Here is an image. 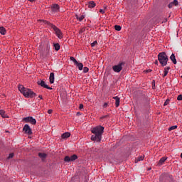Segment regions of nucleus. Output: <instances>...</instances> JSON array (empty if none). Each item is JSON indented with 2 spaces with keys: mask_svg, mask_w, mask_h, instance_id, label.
Instances as JSON below:
<instances>
[{
  "mask_svg": "<svg viewBox=\"0 0 182 182\" xmlns=\"http://www.w3.org/2000/svg\"><path fill=\"white\" fill-rule=\"evenodd\" d=\"M104 130L105 127L102 126H97L92 128L91 132L94 135H92L91 140L92 141H101Z\"/></svg>",
  "mask_w": 182,
  "mask_h": 182,
  "instance_id": "nucleus-1",
  "label": "nucleus"
},
{
  "mask_svg": "<svg viewBox=\"0 0 182 182\" xmlns=\"http://www.w3.org/2000/svg\"><path fill=\"white\" fill-rule=\"evenodd\" d=\"M18 90L25 97H35L36 93L33 92L32 90L23 87V85L18 86Z\"/></svg>",
  "mask_w": 182,
  "mask_h": 182,
  "instance_id": "nucleus-2",
  "label": "nucleus"
},
{
  "mask_svg": "<svg viewBox=\"0 0 182 182\" xmlns=\"http://www.w3.org/2000/svg\"><path fill=\"white\" fill-rule=\"evenodd\" d=\"M158 60L161 63V66H167V62H168V56L165 52L159 53L158 55Z\"/></svg>",
  "mask_w": 182,
  "mask_h": 182,
  "instance_id": "nucleus-3",
  "label": "nucleus"
},
{
  "mask_svg": "<svg viewBox=\"0 0 182 182\" xmlns=\"http://www.w3.org/2000/svg\"><path fill=\"white\" fill-rule=\"evenodd\" d=\"M43 22L46 24V25H48V26H50V28L52 29H53L54 32H55V35H57L58 38H59V39H62V38H63V36L62 35V31H60V30L59 28H58V27H56V26L50 23L49 21H45L43 20Z\"/></svg>",
  "mask_w": 182,
  "mask_h": 182,
  "instance_id": "nucleus-4",
  "label": "nucleus"
},
{
  "mask_svg": "<svg viewBox=\"0 0 182 182\" xmlns=\"http://www.w3.org/2000/svg\"><path fill=\"white\" fill-rule=\"evenodd\" d=\"M124 67V63L121 62L116 65L112 66V70L115 73H120Z\"/></svg>",
  "mask_w": 182,
  "mask_h": 182,
  "instance_id": "nucleus-5",
  "label": "nucleus"
},
{
  "mask_svg": "<svg viewBox=\"0 0 182 182\" xmlns=\"http://www.w3.org/2000/svg\"><path fill=\"white\" fill-rule=\"evenodd\" d=\"M75 160H77V155L76 154H74L71 156H66L64 158V161H65V163H70V161H75Z\"/></svg>",
  "mask_w": 182,
  "mask_h": 182,
  "instance_id": "nucleus-6",
  "label": "nucleus"
},
{
  "mask_svg": "<svg viewBox=\"0 0 182 182\" xmlns=\"http://www.w3.org/2000/svg\"><path fill=\"white\" fill-rule=\"evenodd\" d=\"M26 123H31V124H36V119L32 117H24L23 119Z\"/></svg>",
  "mask_w": 182,
  "mask_h": 182,
  "instance_id": "nucleus-7",
  "label": "nucleus"
},
{
  "mask_svg": "<svg viewBox=\"0 0 182 182\" xmlns=\"http://www.w3.org/2000/svg\"><path fill=\"white\" fill-rule=\"evenodd\" d=\"M23 132H24L26 134H28V135L32 134V129H31V127H29V125L28 124L24 125L23 128Z\"/></svg>",
  "mask_w": 182,
  "mask_h": 182,
  "instance_id": "nucleus-8",
  "label": "nucleus"
},
{
  "mask_svg": "<svg viewBox=\"0 0 182 182\" xmlns=\"http://www.w3.org/2000/svg\"><path fill=\"white\" fill-rule=\"evenodd\" d=\"M37 83H38V85H39L42 87H45L46 89H48L49 90H52V87H49V85H46V83L43 80H38Z\"/></svg>",
  "mask_w": 182,
  "mask_h": 182,
  "instance_id": "nucleus-9",
  "label": "nucleus"
},
{
  "mask_svg": "<svg viewBox=\"0 0 182 182\" xmlns=\"http://www.w3.org/2000/svg\"><path fill=\"white\" fill-rule=\"evenodd\" d=\"M59 4H53L51 6V14H56L59 12Z\"/></svg>",
  "mask_w": 182,
  "mask_h": 182,
  "instance_id": "nucleus-10",
  "label": "nucleus"
},
{
  "mask_svg": "<svg viewBox=\"0 0 182 182\" xmlns=\"http://www.w3.org/2000/svg\"><path fill=\"white\" fill-rule=\"evenodd\" d=\"M178 5V1L177 0H173L168 4V8H173V6H177Z\"/></svg>",
  "mask_w": 182,
  "mask_h": 182,
  "instance_id": "nucleus-11",
  "label": "nucleus"
},
{
  "mask_svg": "<svg viewBox=\"0 0 182 182\" xmlns=\"http://www.w3.org/2000/svg\"><path fill=\"white\" fill-rule=\"evenodd\" d=\"M113 99L115 100L116 107H119L120 106V98L119 97H113Z\"/></svg>",
  "mask_w": 182,
  "mask_h": 182,
  "instance_id": "nucleus-12",
  "label": "nucleus"
},
{
  "mask_svg": "<svg viewBox=\"0 0 182 182\" xmlns=\"http://www.w3.org/2000/svg\"><path fill=\"white\" fill-rule=\"evenodd\" d=\"M166 160H167V157H162L159 163H158V166H163V164H164V163L166 162Z\"/></svg>",
  "mask_w": 182,
  "mask_h": 182,
  "instance_id": "nucleus-13",
  "label": "nucleus"
},
{
  "mask_svg": "<svg viewBox=\"0 0 182 182\" xmlns=\"http://www.w3.org/2000/svg\"><path fill=\"white\" fill-rule=\"evenodd\" d=\"M49 79H50V83H51V84L54 83V82H55V73H50Z\"/></svg>",
  "mask_w": 182,
  "mask_h": 182,
  "instance_id": "nucleus-14",
  "label": "nucleus"
},
{
  "mask_svg": "<svg viewBox=\"0 0 182 182\" xmlns=\"http://www.w3.org/2000/svg\"><path fill=\"white\" fill-rule=\"evenodd\" d=\"M0 115L1 116V117H4V119L9 117H8V114H6V112H5L4 109L0 110Z\"/></svg>",
  "mask_w": 182,
  "mask_h": 182,
  "instance_id": "nucleus-15",
  "label": "nucleus"
},
{
  "mask_svg": "<svg viewBox=\"0 0 182 182\" xmlns=\"http://www.w3.org/2000/svg\"><path fill=\"white\" fill-rule=\"evenodd\" d=\"M170 59L173 62V65H177V60L176 59V55H174V54H171Z\"/></svg>",
  "mask_w": 182,
  "mask_h": 182,
  "instance_id": "nucleus-16",
  "label": "nucleus"
},
{
  "mask_svg": "<svg viewBox=\"0 0 182 182\" xmlns=\"http://www.w3.org/2000/svg\"><path fill=\"white\" fill-rule=\"evenodd\" d=\"M87 5L88 8H95V6H96V3H95L93 1H91L88 2Z\"/></svg>",
  "mask_w": 182,
  "mask_h": 182,
  "instance_id": "nucleus-17",
  "label": "nucleus"
},
{
  "mask_svg": "<svg viewBox=\"0 0 182 182\" xmlns=\"http://www.w3.org/2000/svg\"><path fill=\"white\" fill-rule=\"evenodd\" d=\"M75 65L78 68L79 70H83V63L77 62Z\"/></svg>",
  "mask_w": 182,
  "mask_h": 182,
  "instance_id": "nucleus-18",
  "label": "nucleus"
},
{
  "mask_svg": "<svg viewBox=\"0 0 182 182\" xmlns=\"http://www.w3.org/2000/svg\"><path fill=\"white\" fill-rule=\"evenodd\" d=\"M168 70H170V67H166L164 68V74L163 75L164 77H166V76H167V75H168Z\"/></svg>",
  "mask_w": 182,
  "mask_h": 182,
  "instance_id": "nucleus-19",
  "label": "nucleus"
},
{
  "mask_svg": "<svg viewBox=\"0 0 182 182\" xmlns=\"http://www.w3.org/2000/svg\"><path fill=\"white\" fill-rule=\"evenodd\" d=\"M61 137L62 139H68V137H70V134L69 132H65L62 134Z\"/></svg>",
  "mask_w": 182,
  "mask_h": 182,
  "instance_id": "nucleus-20",
  "label": "nucleus"
},
{
  "mask_svg": "<svg viewBox=\"0 0 182 182\" xmlns=\"http://www.w3.org/2000/svg\"><path fill=\"white\" fill-rule=\"evenodd\" d=\"M46 154L45 153H39L38 154V157H40V159H42V160H45L46 159Z\"/></svg>",
  "mask_w": 182,
  "mask_h": 182,
  "instance_id": "nucleus-21",
  "label": "nucleus"
},
{
  "mask_svg": "<svg viewBox=\"0 0 182 182\" xmlns=\"http://www.w3.org/2000/svg\"><path fill=\"white\" fill-rule=\"evenodd\" d=\"M144 160V156H140L135 159V163H139V161H143Z\"/></svg>",
  "mask_w": 182,
  "mask_h": 182,
  "instance_id": "nucleus-22",
  "label": "nucleus"
},
{
  "mask_svg": "<svg viewBox=\"0 0 182 182\" xmlns=\"http://www.w3.org/2000/svg\"><path fill=\"white\" fill-rule=\"evenodd\" d=\"M0 33L1 35H5L6 33V29L4 27H0Z\"/></svg>",
  "mask_w": 182,
  "mask_h": 182,
  "instance_id": "nucleus-23",
  "label": "nucleus"
},
{
  "mask_svg": "<svg viewBox=\"0 0 182 182\" xmlns=\"http://www.w3.org/2000/svg\"><path fill=\"white\" fill-rule=\"evenodd\" d=\"M75 18L80 21V22H82L83 21V19H85V16L83 15L79 16L77 15L75 16Z\"/></svg>",
  "mask_w": 182,
  "mask_h": 182,
  "instance_id": "nucleus-24",
  "label": "nucleus"
},
{
  "mask_svg": "<svg viewBox=\"0 0 182 182\" xmlns=\"http://www.w3.org/2000/svg\"><path fill=\"white\" fill-rule=\"evenodd\" d=\"M53 46L55 48V50H59V49H60V45H59V43H54Z\"/></svg>",
  "mask_w": 182,
  "mask_h": 182,
  "instance_id": "nucleus-25",
  "label": "nucleus"
},
{
  "mask_svg": "<svg viewBox=\"0 0 182 182\" xmlns=\"http://www.w3.org/2000/svg\"><path fill=\"white\" fill-rule=\"evenodd\" d=\"M114 29L115 31H122V26H119V25H115L114 26Z\"/></svg>",
  "mask_w": 182,
  "mask_h": 182,
  "instance_id": "nucleus-26",
  "label": "nucleus"
},
{
  "mask_svg": "<svg viewBox=\"0 0 182 182\" xmlns=\"http://www.w3.org/2000/svg\"><path fill=\"white\" fill-rule=\"evenodd\" d=\"M176 129H177V125H173V126L170 127L168 128V131H169V132H171V130H176Z\"/></svg>",
  "mask_w": 182,
  "mask_h": 182,
  "instance_id": "nucleus-27",
  "label": "nucleus"
},
{
  "mask_svg": "<svg viewBox=\"0 0 182 182\" xmlns=\"http://www.w3.org/2000/svg\"><path fill=\"white\" fill-rule=\"evenodd\" d=\"M70 60H72V62L75 63V65H76V63H77V60H76L75 59V57H70Z\"/></svg>",
  "mask_w": 182,
  "mask_h": 182,
  "instance_id": "nucleus-28",
  "label": "nucleus"
},
{
  "mask_svg": "<svg viewBox=\"0 0 182 182\" xmlns=\"http://www.w3.org/2000/svg\"><path fill=\"white\" fill-rule=\"evenodd\" d=\"M97 45V41H95L93 43H91L92 48H94V46H96Z\"/></svg>",
  "mask_w": 182,
  "mask_h": 182,
  "instance_id": "nucleus-29",
  "label": "nucleus"
},
{
  "mask_svg": "<svg viewBox=\"0 0 182 182\" xmlns=\"http://www.w3.org/2000/svg\"><path fill=\"white\" fill-rule=\"evenodd\" d=\"M83 72L84 73H87V72H89V68L87 67H85L83 68Z\"/></svg>",
  "mask_w": 182,
  "mask_h": 182,
  "instance_id": "nucleus-30",
  "label": "nucleus"
},
{
  "mask_svg": "<svg viewBox=\"0 0 182 182\" xmlns=\"http://www.w3.org/2000/svg\"><path fill=\"white\" fill-rule=\"evenodd\" d=\"M169 102H170V100H166L164 104V106H167V105H168Z\"/></svg>",
  "mask_w": 182,
  "mask_h": 182,
  "instance_id": "nucleus-31",
  "label": "nucleus"
},
{
  "mask_svg": "<svg viewBox=\"0 0 182 182\" xmlns=\"http://www.w3.org/2000/svg\"><path fill=\"white\" fill-rule=\"evenodd\" d=\"M177 100H182V95H179L177 97Z\"/></svg>",
  "mask_w": 182,
  "mask_h": 182,
  "instance_id": "nucleus-32",
  "label": "nucleus"
},
{
  "mask_svg": "<svg viewBox=\"0 0 182 182\" xmlns=\"http://www.w3.org/2000/svg\"><path fill=\"white\" fill-rule=\"evenodd\" d=\"M107 106H109V104L107 102H105L104 105H103V107L104 109H106L107 107Z\"/></svg>",
  "mask_w": 182,
  "mask_h": 182,
  "instance_id": "nucleus-33",
  "label": "nucleus"
},
{
  "mask_svg": "<svg viewBox=\"0 0 182 182\" xmlns=\"http://www.w3.org/2000/svg\"><path fill=\"white\" fill-rule=\"evenodd\" d=\"M14 153H11V154H10L9 155L8 159H12V158L14 157Z\"/></svg>",
  "mask_w": 182,
  "mask_h": 182,
  "instance_id": "nucleus-34",
  "label": "nucleus"
},
{
  "mask_svg": "<svg viewBox=\"0 0 182 182\" xmlns=\"http://www.w3.org/2000/svg\"><path fill=\"white\" fill-rule=\"evenodd\" d=\"M53 112V110H52V109H48V114H52V112Z\"/></svg>",
  "mask_w": 182,
  "mask_h": 182,
  "instance_id": "nucleus-35",
  "label": "nucleus"
},
{
  "mask_svg": "<svg viewBox=\"0 0 182 182\" xmlns=\"http://www.w3.org/2000/svg\"><path fill=\"white\" fill-rule=\"evenodd\" d=\"M100 14H105V10H103V9H100Z\"/></svg>",
  "mask_w": 182,
  "mask_h": 182,
  "instance_id": "nucleus-36",
  "label": "nucleus"
},
{
  "mask_svg": "<svg viewBox=\"0 0 182 182\" xmlns=\"http://www.w3.org/2000/svg\"><path fill=\"white\" fill-rule=\"evenodd\" d=\"M79 108L80 109H83V104H80Z\"/></svg>",
  "mask_w": 182,
  "mask_h": 182,
  "instance_id": "nucleus-37",
  "label": "nucleus"
},
{
  "mask_svg": "<svg viewBox=\"0 0 182 182\" xmlns=\"http://www.w3.org/2000/svg\"><path fill=\"white\" fill-rule=\"evenodd\" d=\"M160 22H161V23H163L164 22H167V18H165L164 21H160Z\"/></svg>",
  "mask_w": 182,
  "mask_h": 182,
  "instance_id": "nucleus-38",
  "label": "nucleus"
},
{
  "mask_svg": "<svg viewBox=\"0 0 182 182\" xmlns=\"http://www.w3.org/2000/svg\"><path fill=\"white\" fill-rule=\"evenodd\" d=\"M46 53H47V54L49 53V48L48 47H47Z\"/></svg>",
  "mask_w": 182,
  "mask_h": 182,
  "instance_id": "nucleus-39",
  "label": "nucleus"
},
{
  "mask_svg": "<svg viewBox=\"0 0 182 182\" xmlns=\"http://www.w3.org/2000/svg\"><path fill=\"white\" fill-rule=\"evenodd\" d=\"M80 114H82L80 112H77V116H80Z\"/></svg>",
  "mask_w": 182,
  "mask_h": 182,
  "instance_id": "nucleus-40",
  "label": "nucleus"
},
{
  "mask_svg": "<svg viewBox=\"0 0 182 182\" xmlns=\"http://www.w3.org/2000/svg\"><path fill=\"white\" fill-rule=\"evenodd\" d=\"M30 1V2H35V1H36V0H29Z\"/></svg>",
  "mask_w": 182,
  "mask_h": 182,
  "instance_id": "nucleus-41",
  "label": "nucleus"
},
{
  "mask_svg": "<svg viewBox=\"0 0 182 182\" xmlns=\"http://www.w3.org/2000/svg\"><path fill=\"white\" fill-rule=\"evenodd\" d=\"M159 63V61L156 60L155 64L157 65Z\"/></svg>",
  "mask_w": 182,
  "mask_h": 182,
  "instance_id": "nucleus-42",
  "label": "nucleus"
},
{
  "mask_svg": "<svg viewBox=\"0 0 182 182\" xmlns=\"http://www.w3.org/2000/svg\"><path fill=\"white\" fill-rule=\"evenodd\" d=\"M38 97H39L40 99H43L42 95H39Z\"/></svg>",
  "mask_w": 182,
  "mask_h": 182,
  "instance_id": "nucleus-43",
  "label": "nucleus"
},
{
  "mask_svg": "<svg viewBox=\"0 0 182 182\" xmlns=\"http://www.w3.org/2000/svg\"><path fill=\"white\" fill-rule=\"evenodd\" d=\"M146 72H147V73L151 72V70H147Z\"/></svg>",
  "mask_w": 182,
  "mask_h": 182,
  "instance_id": "nucleus-44",
  "label": "nucleus"
},
{
  "mask_svg": "<svg viewBox=\"0 0 182 182\" xmlns=\"http://www.w3.org/2000/svg\"><path fill=\"white\" fill-rule=\"evenodd\" d=\"M103 117H107V115L104 116Z\"/></svg>",
  "mask_w": 182,
  "mask_h": 182,
  "instance_id": "nucleus-45",
  "label": "nucleus"
},
{
  "mask_svg": "<svg viewBox=\"0 0 182 182\" xmlns=\"http://www.w3.org/2000/svg\"><path fill=\"white\" fill-rule=\"evenodd\" d=\"M104 8L106 9V6H104Z\"/></svg>",
  "mask_w": 182,
  "mask_h": 182,
  "instance_id": "nucleus-46",
  "label": "nucleus"
}]
</instances>
